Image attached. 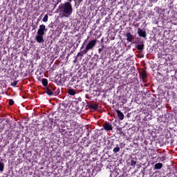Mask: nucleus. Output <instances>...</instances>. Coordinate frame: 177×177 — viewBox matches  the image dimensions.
Masks as SVG:
<instances>
[{"label":"nucleus","instance_id":"39448f33","mask_svg":"<svg viewBox=\"0 0 177 177\" xmlns=\"http://www.w3.org/2000/svg\"><path fill=\"white\" fill-rule=\"evenodd\" d=\"M48 31V28H46V26L44 24H41L39 26V28L37 30V34H39L41 35H45V32Z\"/></svg>","mask_w":177,"mask_h":177},{"label":"nucleus","instance_id":"9d476101","mask_svg":"<svg viewBox=\"0 0 177 177\" xmlns=\"http://www.w3.org/2000/svg\"><path fill=\"white\" fill-rule=\"evenodd\" d=\"M139 74L142 78V80L146 79L147 77V73L146 72L145 70H142V71L139 72Z\"/></svg>","mask_w":177,"mask_h":177},{"label":"nucleus","instance_id":"aec40b11","mask_svg":"<svg viewBox=\"0 0 177 177\" xmlns=\"http://www.w3.org/2000/svg\"><path fill=\"white\" fill-rule=\"evenodd\" d=\"M113 153L115 154V153H118L120 151V147L118 145L116 146L113 150Z\"/></svg>","mask_w":177,"mask_h":177},{"label":"nucleus","instance_id":"cd10ccee","mask_svg":"<svg viewBox=\"0 0 177 177\" xmlns=\"http://www.w3.org/2000/svg\"><path fill=\"white\" fill-rule=\"evenodd\" d=\"M103 50V48H99L98 49V51L100 53V52H102Z\"/></svg>","mask_w":177,"mask_h":177},{"label":"nucleus","instance_id":"2f4dec72","mask_svg":"<svg viewBox=\"0 0 177 177\" xmlns=\"http://www.w3.org/2000/svg\"><path fill=\"white\" fill-rule=\"evenodd\" d=\"M87 136H89V133H87Z\"/></svg>","mask_w":177,"mask_h":177},{"label":"nucleus","instance_id":"4468645a","mask_svg":"<svg viewBox=\"0 0 177 177\" xmlns=\"http://www.w3.org/2000/svg\"><path fill=\"white\" fill-rule=\"evenodd\" d=\"M68 95H71V96H74V95L77 94V91L71 88L68 91Z\"/></svg>","mask_w":177,"mask_h":177},{"label":"nucleus","instance_id":"7c9ffc66","mask_svg":"<svg viewBox=\"0 0 177 177\" xmlns=\"http://www.w3.org/2000/svg\"><path fill=\"white\" fill-rule=\"evenodd\" d=\"M54 8H56V5L54 6Z\"/></svg>","mask_w":177,"mask_h":177},{"label":"nucleus","instance_id":"c756f323","mask_svg":"<svg viewBox=\"0 0 177 177\" xmlns=\"http://www.w3.org/2000/svg\"><path fill=\"white\" fill-rule=\"evenodd\" d=\"M134 81H138V79L137 78H134Z\"/></svg>","mask_w":177,"mask_h":177},{"label":"nucleus","instance_id":"6ab92c4d","mask_svg":"<svg viewBox=\"0 0 177 177\" xmlns=\"http://www.w3.org/2000/svg\"><path fill=\"white\" fill-rule=\"evenodd\" d=\"M3 169H5V164H3L2 162H0V172H3Z\"/></svg>","mask_w":177,"mask_h":177},{"label":"nucleus","instance_id":"a211bd4d","mask_svg":"<svg viewBox=\"0 0 177 177\" xmlns=\"http://www.w3.org/2000/svg\"><path fill=\"white\" fill-rule=\"evenodd\" d=\"M89 106H90V109H92L93 110H97L98 109L97 104H91Z\"/></svg>","mask_w":177,"mask_h":177},{"label":"nucleus","instance_id":"2eb2a0df","mask_svg":"<svg viewBox=\"0 0 177 177\" xmlns=\"http://www.w3.org/2000/svg\"><path fill=\"white\" fill-rule=\"evenodd\" d=\"M41 84L43 86H45V88L48 87V79L43 78L41 80Z\"/></svg>","mask_w":177,"mask_h":177},{"label":"nucleus","instance_id":"b1692460","mask_svg":"<svg viewBox=\"0 0 177 177\" xmlns=\"http://www.w3.org/2000/svg\"><path fill=\"white\" fill-rule=\"evenodd\" d=\"M8 104L9 106H13L15 104V101L12 99L9 100Z\"/></svg>","mask_w":177,"mask_h":177},{"label":"nucleus","instance_id":"ddd939ff","mask_svg":"<svg viewBox=\"0 0 177 177\" xmlns=\"http://www.w3.org/2000/svg\"><path fill=\"white\" fill-rule=\"evenodd\" d=\"M116 113L118 114L119 120L122 121V120H124V113H122V112H121V111L120 110H116Z\"/></svg>","mask_w":177,"mask_h":177},{"label":"nucleus","instance_id":"6e6552de","mask_svg":"<svg viewBox=\"0 0 177 177\" xmlns=\"http://www.w3.org/2000/svg\"><path fill=\"white\" fill-rule=\"evenodd\" d=\"M103 128L107 132H109L110 131H113V125H111V124H110L109 122L104 123Z\"/></svg>","mask_w":177,"mask_h":177},{"label":"nucleus","instance_id":"4be33fe9","mask_svg":"<svg viewBox=\"0 0 177 177\" xmlns=\"http://www.w3.org/2000/svg\"><path fill=\"white\" fill-rule=\"evenodd\" d=\"M130 164L132 167H135L136 165V161L133 159L131 160Z\"/></svg>","mask_w":177,"mask_h":177},{"label":"nucleus","instance_id":"f3484780","mask_svg":"<svg viewBox=\"0 0 177 177\" xmlns=\"http://www.w3.org/2000/svg\"><path fill=\"white\" fill-rule=\"evenodd\" d=\"M155 169H161L162 168V163H156L154 166Z\"/></svg>","mask_w":177,"mask_h":177},{"label":"nucleus","instance_id":"bb28decb","mask_svg":"<svg viewBox=\"0 0 177 177\" xmlns=\"http://www.w3.org/2000/svg\"><path fill=\"white\" fill-rule=\"evenodd\" d=\"M60 2H62V0H57L56 5H59V3H60Z\"/></svg>","mask_w":177,"mask_h":177},{"label":"nucleus","instance_id":"1a4fd4ad","mask_svg":"<svg viewBox=\"0 0 177 177\" xmlns=\"http://www.w3.org/2000/svg\"><path fill=\"white\" fill-rule=\"evenodd\" d=\"M138 34L139 37H142V38H146V37H147V33H146V31L142 30L140 28H138Z\"/></svg>","mask_w":177,"mask_h":177},{"label":"nucleus","instance_id":"f257e3e1","mask_svg":"<svg viewBox=\"0 0 177 177\" xmlns=\"http://www.w3.org/2000/svg\"><path fill=\"white\" fill-rule=\"evenodd\" d=\"M56 13H59L62 17H70L73 15V5L70 2L59 4Z\"/></svg>","mask_w":177,"mask_h":177},{"label":"nucleus","instance_id":"dca6fc26","mask_svg":"<svg viewBox=\"0 0 177 177\" xmlns=\"http://www.w3.org/2000/svg\"><path fill=\"white\" fill-rule=\"evenodd\" d=\"M136 49H138V50H143V49H145V44H138L136 46Z\"/></svg>","mask_w":177,"mask_h":177},{"label":"nucleus","instance_id":"0eeeda50","mask_svg":"<svg viewBox=\"0 0 177 177\" xmlns=\"http://www.w3.org/2000/svg\"><path fill=\"white\" fill-rule=\"evenodd\" d=\"M35 41H37L38 44H44V42H45L44 35L37 34V35L35 36Z\"/></svg>","mask_w":177,"mask_h":177},{"label":"nucleus","instance_id":"9b49d317","mask_svg":"<svg viewBox=\"0 0 177 177\" xmlns=\"http://www.w3.org/2000/svg\"><path fill=\"white\" fill-rule=\"evenodd\" d=\"M82 140L83 141V146L84 147H88L89 145L92 143V141L91 140L86 142V138H84L83 139H82Z\"/></svg>","mask_w":177,"mask_h":177},{"label":"nucleus","instance_id":"a878e982","mask_svg":"<svg viewBox=\"0 0 177 177\" xmlns=\"http://www.w3.org/2000/svg\"><path fill=\"white\" fill-rule=\"evenodd\" d=\"M77 3H82V2H84V0H76Z\"/></svg>","mask_w":177,"mask_h":177},{"label":"nucleus","instance_id":"412c9836","mask_svg":"<svg viewBox=\"0 0 177 177\" xmlns=\"http://www.w3.org/2000/svg\"><path fill=\"white\" fill-rule=\"evenodd\" d=\"M18 82L19 81L14 80L13 82L11 83V86H14V88H16Z\"/></svg>","mask_w":177,"mask_h":177},{"label":"nucleus","instance_id":"c85d7f7f","mask_svg":"<svg viewBox=\"0 0 177 177\" xmlns=\"http://www.w3.org/2000/svg\"><path fill=\"white\" fill-rule=\"evenodd\" d=\"M72 1L73 0H68V1H66V2H70V3H71Z\"/></svg>","mask_w":177,"mask_h":177},{"label":"nucleus","instance_id":"f8f14e48","mask_svg":"<svg viewBox=\"0 0 177 177\" xmlns=\"http://www.w3.org/2000/svg\"><path fill=\"white\" fill-rule=\"evenodd\" d=\"M126 37L127 41H128V42H132V39H133V36H132V34H131V32H127L126 34Z\"/></svg>","mask_w":177,"mask_h":177},{"label":"nucleus","instance_id":"7ed1b4c3","mask_svg":"<svg viewBox=\"0 0 177 177\" xmlns=\"http://www.w3.org/2000/svg\"><path fill=\"white\" fill-rule=\"evenodd\" d=\"M46 93L48 96H53L55 91H56V86H55L53 84H49L46 88Z\"/></svg>","mask_w":177,"mask_h":177},{"label":"nucleus","instance_id":"423d86ee","mask_svg":"<svg viewBox=\"0 0 177 177\" xmlns=\"http://www.w3.org/2000/svg\"><path fill=\"white\" fill-rule=\"evenodd\" d=\"M96 42H97V40L96 39L91 40L87 44L86 48H87L88 50H91V49H93V46L96 45Z\"/></svg>","mask_w":177,"mask_h":177},{"label":"nucleus","instance_id":"20e7f679","mask_svg":"<svg viewBox=\"0 0 177 177\" xmlns=\"http://www.w3.org/2000/svg\"><path fill=\"white\" fill-rule=\"evenodd\" d=\"M89 50L87 49V48L84 46V44L80 48V52H79L76 56L75 60H77V57H82L84 55H86Z\"/></svg>","mask_w":177,"mask_h":177},{"label":"nucleus","instance_id":"393cba45","mask_svg":"<svg viewBox=\"0 0 177 177\" xmlns=\"http://www.w3.org/2000/svg\"><path fill=\"white\" fill-rule=\"evenodd\" d=\"M59 93H60V89L57 88L56 91H54V95L55 96H57V95H59Z\"/></svg>","mask_w":177,"mask_h":177},{"label":"nucleus","instance_id":"f03ea898","mask_svg":"<svg viewBox=\"0 0 177 177\" xmlns=\"http://www.w3.org/2000/svg\"><path fill=\"white\" fill-rule=\"evenodd\" d=\"M67 129H69L71 131H77L78 129V123L77 122L73 121V120H70L68 122H66V125Z\"/></svg>","mask_w":177,"mask_h":177},{"label":"nucleus","instance_id":"5701e85b","mask_svg":"<svg viewBox=\"0 0 177 177\" xmlns=\"http://www.w3.org/2000/svg\"><path fill=\"white\" fill-rule=\"evenodd\" d=\"M48 14H46L44 17L43 18V21L44 23H46L48 21Z\"/></svg>","mask_w":177,"mask_h":177}]
</instances>
